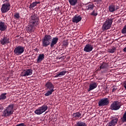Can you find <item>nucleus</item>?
Listing matches in <instances>:
<instances>
[{
  "mask_svg": "<svg viewBox=\"0 0 126 126\" xmlns=\"http://www.w3.org/2000/svg\"><path fill=\"white\" fill-rule=\"evenodd\" d=\"M40 19L39 17L36 14L32 15L30 18L29 24L27 29L28 32L31 33V32H34L37 28H39L40 26Z\"/></svg>",
  "mask_w": 126,
  "mask_h": 126,
  "instance_id": "1",
  "label": "nucleus"
},
{
  "mask_svg": "<svg viewBox=\"0 0 126 126\" xmlns=\"http://www.w3.org/2000/svg\"><path fill=\"white\" fill-rule=\"evenodd\" d=\"M59 42V37H52L50 34H46L42 39V46L44 48H47L50 45L51 48H55V45H57Z\"/></svg>",
  "mask_w": 126,
  "mask_h": 126,
  "instance_id": "2",
  "label": "nucleus"
},
{
  "mask_svg": "<svg viewBox=\"0 0 126 126\" xmlns=\"http://www.w3.org/2000/svg\"><path fill=\"white\" fill-rule=\"evenodd\" d=\"M45 86L47 92L44 94V95L45 97L51 96V95L53 94V92H55V90H54L55 86L54 85V84L52 83V82L48 81L46 82Z\"/></svg>",
  "mask_w": 126,
  "mask_h": 126,
  "instance_id": "3",
  "label": "nucleus"
},
{
  "mask_svg": "<svg viewBox=\"0 0 126 126\" xmlns=\"http://www.w3.org/2000/svg\"><path fill=\"white\" fill-rule=\"evenodd\" d=\"M14 108V104H9L3 111L2 114L1 115V117H4V118H7V117H9L11 116V115L13 114V112H14V110L13 109Z\"/></svg>",
  "mask_w": 126,
  "mask_h": 126,
  "instance_id": "4",
  "label": "nucleus"
},
{
  "mask_svg": "<svg viewBox=\"0 0 126 126\" xmlns=\"http://www.w3.org/2000/svg\"><path fill=\"white\" fill-rule=\"evenodd\" d=\"M3 2L4 4L2 5L1 7V11L2 13H6L10 9V3L8 0H6Z\"/></svg>",
  "mask_w": 126,
  "mask_h": 126,
  "instance_id": "5",
  "label": "nucleus"
},
{
  "mask_svg": "<svg viewBox=\"0 0 126 126\" xmlns=\"http://www.w3.org/2000/svg\"><path fill=\"white\" fill-rule=\"evenodd\" d=\"M113 20L114 19L110 18L107 19L106 21L104 23L102 26V30L103 31H105V30H108L110 29L111 27H112V24L113 23Z\"/></svg>",
  "mask_w": 126,
  "mask_h": 126,
  "instance_id": "6",
  "label": "nucleus"
},
{
  "mask_svg": "<svg viewBox=\"0 0 126 126\" xmlns=\"http://www.w3.org/2000/svg\"><path fill=\"white\" fill-rule=\"evenodd\" d=\"M25 51V47L22 46H16L14 50V53L16 56H20L22 55L23 53H24Z\"/></svg>",
  "mask_w": 126,
  "mask_h": 126,
  "instance_id": "7",
  "label": "nucleus"
},
{
  "mask_svg": "<svg viewBox=\"0 0 126 126\" xmlns=\"http://www.w3.org/2000/svg\"><path fill=\"white\" fill-rule=\"evenodd\" d=\"M47 110H48V106L44 104L35 110L34 113H35L36 115H42V114L45 113Z\"/></svg>",
  "mask_w": 126,
  "mask_h": 126,
  "instance_id": "8",
  "label": "nucleus"
},
{
  "mask_svg": "<svg viewBox=\"0 0 126 126\" xmlns=\"http://www.w3.org/2000/svg\"><path fill=\"white\" fill-rule=\"evenodd\" d=\"M121 103L118 101L113 102L110 105V109L112 111H117L121 108Z\"/></svg>",
  "mask_w": 126,
  "mask_h": 126,
  "instance_id": "9",
  "label": "nucleus"
},
{
  "mask_svg": "<svg viewBox=\"0 0 126 126\" xmlns=\"http://www.w3.org/2000/svg\"><path fill=\"white\" fill-rule=\"evenodd\" d=\"M110 100L108 98H103L100 99L98 102L99 107H104L105 106H108V104H109Z\"/></svg>",
  "mask_w": 126,
  "mask_h": 126,
  "instance_id": "10",
  "label": "nucleus"
},
{
  "mask_svg": "<svg viewBox=\"0 0 126 126\" xmlns=\"http://www.w3.org/2000/svg\"><path fill=\"white\" fill-rule=\"evenodd\" d=\"M33 74V70L31 69H27L23 70L21 73V76L22 77H26V76H30Z\"/></svg>",
  "mask_w": 126,
  "mask_h": 126,
  "instance_id": "11",
  "label": "nucleus"
},
{
  "mask_svg": "<svg viewBox=\"0 0 126 126\" xmlns=\"http://www.w3.org/2000/svg\"><path fill=\"white\" fill-rule=\"evenodd\" d=\"M119 9L120 5L119 4H111L108 7L110 12H115V11H117Z\"/></svg>",
  "mask_w": 126,
  "mask_h": 126,
  "instance_id": "12",
  "label": "nucleus"
},
{
  "mask_svg": "<svg viewBox=\"0 0 126 126\" xmlns=\"http://www.w3.org/2000/svg\"><path fill=\"white\" fill-rule=\"evenodd\" d=\"M93 45L91 44H88L85 46L84 48V52L86 53H90L93 51Z\"/></svg>",
  "mask_w": 126,
  "mask_h": 126,
  "instance_id": "13",
  "label": "nucleus"
},
{
  "mask_svg": "<svg viewBox=\"0 0 126 126\" xmlns=\"http://www.w3.org/2000/svg\"><path fill=\"white\" fill-rule=\"evenodd\" d=\"M118 121H119L118 118L112 116L111 118V121L108 124V126H116V125L118 124Z\"/></svg>",
  "mask_w": 126,
  "mask_h": 126,
  "instance_id": "14",
  "label": "nucleus"
},
{
  "mask_svg": "<svg viewBox=\"0 0 126 126\" xmlns=\"http://www.w3.org/2000/svg\"><path fill=\"white\" fill-rule=\"evenodd\" d=\"M0 43L1 45H6V44H9V43H10V40H9V37L4 36L3 38H1L0 40Z\"/></svg>",
  "mask_w": 126,
  "mask_h": 126,
  "instance_id": "15",
  "label": "nucleus"
},
{
  "mask_svg": "<svg viewBox=\"0 0 126 126\" xmlns=\"http://www.w3.org/2000/svg\"><path fill=\"white\" fill-rule=\"evenodd\" d=\"M81 116H82V115L81 114L80 112H77L74 113L72 115V119L73 120H75V121H77V120H78V119H79V118L81 119V118H82Z\"/></svg>",
  "mask_w": 126,
  "mask_h": 126,
  "instance_id": "16",
  "label": "nucleus"
},
{
  "mask_svg": "<svg viewBox=\"0 0 126 126\" xmlns=\"http://www.w3.org/2000/svg\"><path fill=\"white\" fill-rule=\"evenodd\" d=\"M82 19V17H81L80 15H76L72 18V22H73V23H78V22L81 21Z\"/></svg>",
  "mask_w": 126,
  "mask_h": 126,
  "instance_id": "17",
  "label": "nucleus"
},
{
  "mask_svg": "<svg viewBox=\"0 0 126 126\" xmlns=\"http://www.w3.org/2000/svg\"><path fill=\"white\" fill-rule=\"evenodd\" d=\"M97 86H98L97 83L94 82L91 83L89 86V88L88 90V92H90V91L94 90V89H95V88H97Z\"/></svg>",
  "mask_w": 126,
  "mask_h": 126,
  "instance_id": "18",
  "label": "nucleus"
},
{
  "mask_svg": "<svg viewBox=\"0 0 126 126\" xmlns=\"http://www.w3.org/2000/svg\"><path fill=\"white\" fill-rule=\"evenodd\" d=\"M7 29V26L4 22L0 21V31H5Z\"/></svg>",
  "mask_w": 126,
  "mask_h": 126,
  "instance_id": "19",
  "label": "nucleus"
},
{
  "mask_svg": "<svg viewBox=\"0 0 126 126\" xmlns=\"http://www.w3.org/2000/svg\"><path fill=\"white\" fill-rule=\"evenodd\" d=\"M44 59H45V55L44 54H39L37 58V63H41Z\"/></svg>",
  "mask_w": 126,
  "mask_h": 126,
  "instance_id": "20",
  "label": "nucleus"
},
{
  "mask_svg": "<svg viewBox=\"0 0 126 126\" xmlns=\"http://www.w3.org/2000/svg\"><path fill=\"white\" fill-rule=\"evenodd\" d=\"M75 126H87V124L83 121H79L76 122Z\"/></svg>",
  "mask_w": 126,
  "mask_h": 126,
  "instance_id": "21",
  "label": "nucleus"
},
{
  "mask_svg": "<svg viewBox=\"0 0 126 126\" xmlns=\"http://www.w3.org/2000/svg\"><path fill=\"white\" fill-rule=\"evenodd\" d=\"M107 67H108V64L106 63L103 62L102 63L100 64L99 68H98L97 70H101V69H104L105 68H107Z\"/></svg>",
  "mask_w": 126,
  "mask_h": 126,
  "instance_id": "22",
  "label": "nucleus"
},
{
  "mask_svg": "<svg viewBox=\"0 0 126 126\" xmlns=\"http://www.w3.org/2000/svg\"><path fill=\"white\" fill-rule=\"evenodd\" d=\"M41 2L40 1H35V2H33L32 3H31L29 8H30V9H31L32 8H34V7L35 6H37V4H39V3H40Z\"/></svg>",
  "mask_w": 126,
  "mask_h": 126,
  "instance_id": "23",
  "label": "nucleus"
},
{
  "mask_svg": "<svg viewBox=\"0 0 126 126\" xmlns=\"http://www.w3.org/2000/svg\"><path fill=\"white\" fill-rule=\"evenodd\" d=\"M7 94V93H2L0 95V101L2 100H6V95Z\"/></svg>",
  "mask_w": 126,
  "mask_h": 126,
  "instance_id": "24",
  "label": "nucleus"
},
{
  "mask_svg": "<svg viewBox=\"0 0 126 126\" xmlns=\"http://www.w3.org/2000/svg\"><path fill=\"white\" fill-rule=\"evenodd\" d=\"M68 1L72 6H74L77 3V0H68Z\"/></svg>",
  "mask_w": 126,
  "mask_h": 126,
  "instance_id": "25",
  "label": "nucleus"
},
{
  "mask_svg": "<svg viewBox=\"0 0 126 126\" xmlns=\"http://www.w3.org/2000/svg\"><path fill=\"white\" fill-rule=\"evenodd\" d=\"M63 70H64L58 72L60 77H62V76H63V75H65V74L66 73V72H67V71L65 70L64 68H63Z\"/></svg>",
  "mask_w": 126,
  "mask_h": 126,
  "instance_id": "26",
  "label": "nucleus"
},
{
  "mask_svg": "<svg viewBox=\"0 0 126 126\" xmlns=\"http://www.w3.org/2000/svg\"><path fill=\"white\" fill-rule=\"evenodd\" d=\"M121 33L124 35V36H126V25L124 26L123 29L121 30Z\"/></svg>",
  "mask_w": 126,
  "mask_h": 126,
  "instance_id": "27",
  "label": "nucleus"
},
{
  "mask_svg": "<svg viewBox=\"0 0 126 126\" xmlns=\"http://www.w3.org/2000/svg\"><path fill=\"white\" fill-rule=\"evenodd\" d=\"M108 50H109V53L113 54L114 52H115L116 51H117V48L116 47H112V48L109 49Z\"/></svg>",
  "mask_w": 126,
  "mask_h": 126,
  "instance_id": "28",
  "label": "nucleus"
},
{
  "mask_svg": "<svg viewBox=\"0 0 126 126\" xmlns=\"http://www.w3.org/2000/svg\"><path fill=\"white\" fill-rule=\"evenodd\" d=\"M94 4H91L87 6V8H88V10H92L93 8H94Z\"/></svg>",
  "mask_w": 126,
  "mask_h": 126,
  "instance_id": "29",
  "label": "nucleus"
},
{
  "mask_svg": "<svg viewBox=\"0 0 126 126\" xmlns=\"http://www.w3.org/2000/svg\"><path fill=\"white\" fill-rule=\"evenodd\" d=\"M121 121L123 123L126 122V112L124 114L123 118H121Z\"/></svg>",
  "mask_w": 126,
  "mask_h": 126,
  "instance_id": "30",
  "label": "nucleus"
},
{
  "mask_svg": "<svg viewBox=\"0 0 126 126\" xmlns=\"http://www.w3.org/2000/svg\"><path fill=\"white\" fill-rule=\"evenodd\" d=\"M14 16L16 19H19V18H20V15H19V13H16Z\"/></svg>",
  "mask_w": 126,
  "mask_h": 126,
  "instance_id": "31",
  "label": "nucleus"
},
{
  "mask_svg": "<svg viewBox=\"0 0 126 126\" xmlns=\"http://www.w3.org/2000/svg\"><path fill=\"white\" fill-rule=\"evenodd\" d=\"M91 15H93L94 16H97V15H98L97 11L94 10L93 13L91 14Z\"/></svg>",
  "mask_w": 126,
  "mask_h": 126,
  "instance_id": "32",
  "label": "nucleus"
},
{
  "mask_svg": "<svg viewBox=\"0 0 126 126\" xmlns=\"http://www.w3.org/2000/svg\"><path fill=\"white\" fill-rule=\"evenodd\" d=\"M63 45L64 47H65V48H66V47L68 46V42H67V41L66 40L63 41Z\"/></svg>",
  "mask_w": 126,
  "mask_h": 126,
  "instance_id": "33",
  "label": "nucleus"
},
{
  "mask_svg": "<svg viewBox=\"0 0 126 126\" xmlns=\"http://www.w3.org/2000/svg\"><path fill=\"white\" fill-rule=\"evenodd\" d=\"M3 107H4V104L0 103V111H2V110H3Z\"/></svg>",
  "mask_w": 126,
  "mask_h": 126,
  "instance_id": "34",
  "label": "nucleus"
},
{
  "mask_svg": "<svg viewBox=\"0 0 126 126\" xmlns=\"http://www.w3.org/2000/svg\"><path fill=\"white\" fill-rule=\"evenodd\" d=\"M16 126H27L24 123H21L20 124L17 125Z\"/></svg>",
  "mask_w": 126,
  "mask_h": 126,
  "instance_id": "35",
  "label": "nucleus"
},
{
  "mask_svg": "<svg viewBox=\"0 0 126 126\" xmlns=\"http://www.w3.org/2000/svg\"><path fill=\"white\" fill-rule=\"evenodd\" d=\"M54 77L57 78V77H61V76H60V74H59V73H58Z\"/></svg>",
  "mask_w": 126,
  "mask_h": 126,
  "instance_id": "36",
  "label": "nucleus"
},
{
  "mask_svg": "<svg viewBox=\"0 0 126 126\" xmlns=\"http://www.w3.org/2000/svg\"><path fill=\"white\" fill-rule=\"evenodd\" d=\"M116 90H117V89L113 88V89H112V93H114V92H115V91H116Z\"/></svg>",
  "mask_w": 126,
  "mask_h": 126,
  "instance_id": "37",
  "label": "nucleus"
},
{
  "mask_svg": "<svg viewBox=\"0 0 126 126\" xmlns=\"http://www.w3.org/2000/svg\"><path fill=\"white\" fill-rule=\"evenodd\" d=\"M59 8H60V7L56 8H55L56 11H58L59 10Z\"/></svg>",
  "mask_w": 126,
  "mask_h": 126,
  "instance_id": "38",
  "label": "nucleus"
},
{
  "mask_svg": "<svg viewBox=\"0 0 126 126\" xmlns=\"http://www.w3.org/2000/svg\"><path fill=\"white\" fill-rule=\"evenodd\" d=\"M103 0H96V1H102Z\"/></svg>",
  "mask_w": 126,
  "mask_h": 126,
  "instance_id": "39",
  "label": "nucleus"
},
{
  "mask_svg": "<svg viewBox=\"0 0 126 126\" xmlns=\"http://www.w3.org/2000/svg\"><path fill=\"white\" fill-rule=\"evenodd\" d=\"M35 51H37V49H34Z\"/></svg>",
  "mask_w": 126,
  "mask_h": 126,
  "instance_id": "40",
  "label": "nucleus"
}]
</instances>
